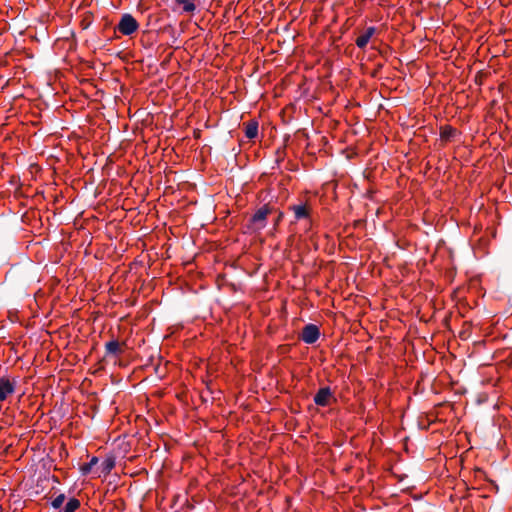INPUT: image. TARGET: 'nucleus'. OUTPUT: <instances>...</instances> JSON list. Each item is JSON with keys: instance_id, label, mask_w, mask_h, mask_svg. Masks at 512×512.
<instances>
[{"instance_id": "10", "label": "nucleus", "mask_w": 512, "mask_h": 512, "mask_svg": "<svg viewBox=\"0 0 512 512\" xmlns=\"http://www.w3.org/2000/svg\"><path fill=\"white\" fill-rule=\"evenodd\" d=\"M258 135V122L251 120L245 124V136L248 139H253Z\"/></svg>"}, {"instance_id": "6", "label": "nucleus", "mask_w": 512, "mask_h": 512, "mask_svg": "<svg viewBox=\"0 0 512 512\" xmlns=\"http://www.w3.org/2000/svg\"><path fill=\"white\" fill-rule=\"evenodd\" d=\"M15 385L9 379L2 377L0 379V401H4L8 395L14 393Z\"/></svg>"}, {"instance_id": "12", "label": "nucleus", "mask_w": 512, "mask_h": 512, "mask_svg": "<svg viewBox=\"0 0 512 512\" xmlns=\"http://www.w3.org/2000/svg\"><path fill=\"white\" fill-rule=\"evenodd\" d=\"M176 4L182 7L185 13H193L196 10L195 0H174Z\"/></svg>"}, {"instance_id": "13", "label": "nucleus", "mask_w": 512, "mask_h": 512, "mask_svg": "<svg viewBox=\"0 0 512 512\" xmlns=\"http://www.w3.org/2000/svg\"><path fill=\"white\" fill-rule=\"evenodd\" d=\"M114 467H115V458L108 457L104 461H102V463L100 465L101 473L109 474Z\"/></svg>"}, {"instance_id": "3", "label": "nucleus", "mask_w": 512, "mask_h": 512, "mask_svg": "<svg viewBox=\"0 0 512 512\" xmlns=\"http://www.w3.org/2000/svg\"><path fill=\"white\" fill-rule=\"evenodd\" d=\"M139 28L137 20L129 13L121 16L116 29L125 36H129L136 32Z\"/></svg>"}, {"instance_id": "16", "label": "nucleus", "mask_w": 512, "mask_h": 512, "mask_svg": "<svg viewBox=\"0 0 512 512\" xmlns=\"http://www.w3.org/2000/svg\"><path fill=\"white\" fill-rule=\"evenodd\" d=\"M65 495L64 494H59L56 498L53 499L52 501V507L54 509H58L62 506V504L64 503L65 501Z\"/></svg>"}, {"instance_id": "17", "label": "nucleus", "mask_w": 512, "mask_h": 512, "mask_svg": "<svg viewBox=\"0 0 512 512\" xmlns=\"http://www.w3.org/2000/svg\"><path fill=\"white\" fill-rule=\"evenodd\" d=\"M280 218H281V215H279V216L277 217V219H276V223H277L278 221H280Z\"/></svg>"}, {"instance_id": "7", "label": "nucleus", "mask_w": 512, "mask_h": 512, "mask_svg": "<svg viewBox=\"0 0 512 512\" xmlns=\"http://www.w3.org/2000/svg\"><path fill=\"white\" fill-rule=\"evenodd\" d=\"M122 345L118 342V340L113 339L105 344L106 355L118 356L122 354Z\"/></svg>"}, {"instance_id": "8", "label": "nucleus", "mask_w": 512, "mask_h": 512, "mask_svg": "<svg viewBox=\"0 0 512 512\" xmlns=\"http://www.w3.org/2000/svg\"><path fill=\"white\" fill-rule=\"evenodd\" d=\"M374 33H375V28L368 27L366 29V31L356 39V45L359 48H364L368 44L369 40L371 39V37L373 36Z\"/></svg>"}, {"instance_id": "14", "label": "nucleus", "mask_w": 512, "mask_h": 512, "mask_svg": "<svg viewBox=\"0 0 512 512\" xmlns=\"http://www.w3.org/2000/svg\"><path fill=\"white\" fill-rule=\"evenodd\" d=\"M80 507V501L76 498H71L66 503L63 512H75Z\"/></svg>"}, {"instance_id": "15", "label": "nucleus", "mask_w": 512, "mask_h": 512, "mask_svg": "<svg viewBox=\"0 0 512 512\" xmlns=\"http://www.w3.org/2000/svg\"><path fill=\"white\" fill-rule=\"evenodd\" d=\"M98 463V458L97 457H92L91 460L84 464L82 467H81V472L83 475H87L91 472L93 466H95L96 464Z\"/></svg>"}, {"instance_id": "9", "label": "nucleus", "mask_w": 512, "mask_h": 512, "mask_svg": "<svg viewBox=\"0 0 512 512\" xmlns=\"http://www.w3.org/2000/svg\"><path fill=\"white\" fill-rule=\"evenodd\" d=\"M457 134L458 131L452 126L445 125L440 128V137L444 141L452 140Z\"/></svg>"}, {"instance_id": "1", "label": "nucleus", "mask_w": 512, "mask_h": 512, "mask_svg": "<svg viewBox=\"0 0 512 512\" xmlns=\"http://www.w3.org/2000/svg\"><path fill=\"white\" fill-rule=\"evenodd\" d=\"M6 282L10 283L11 285H17L20 287L27 286L31 278L28 275V271L20 266V265H13L6 273Z\"/></svg>"}, {"instance_id": "2", "label": "nucleus", "mask_w": 512, "mask_h": 512, "mask_svg": "<svg viewBox=\"0 0 512 512\" xmlns=\"http://www.w3.org/2000/svg\"><path fill=\"white\" fill-rule=\"evenodd\" d=\"M271 209L267 205L261 206L249 219L248 228L252 231H259L267 224V216Z\"/></svg>"}, {"instance_id": "5", "label": "nucleus", "mask_w": 512, "mask_h": 512, "mask_svg": "<svg viewBox=\"0 0 512 512\" xmlns=\"http://www.w3.org/2000/svg\"><path fill=\"white\" fill-rule=\"evenodd\" d=\"M332 398V391L330 387H322L320 388L314 396V402L318 406H327L329 404V400Z\"/></svg>"}, {"instance_id": "11", "label": "nucleus", "mask_w": 512, "mask_h": 512, "mask_svg": "<svg viewBox=\"0 0 512 512\" xmlns=\"http://www.w3.org/2000/svg\"><path fill=\"white\" fill-rule=\"evenodd\" d=\"M291 209L294 212V216L297 220L307 218L309 216V212L307 206L305 204L293 205Z\"/></svg>"}, {"instance_id": "4", "label": "nucleus", "mask_w": 512, "mask_h": 512, "mask_svg": "<svg viewBox=\"0 0 512 512\" xmlns=\"http://www.w3.org/2000/svg\"><path fill=\"white\" fill-rule=\"evenodd\" d=\"M320 337V330L315 324H307L303 327L301 340L306 344H314Z\"/></svg>"}]
</instances>
